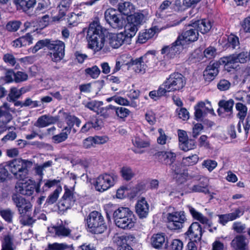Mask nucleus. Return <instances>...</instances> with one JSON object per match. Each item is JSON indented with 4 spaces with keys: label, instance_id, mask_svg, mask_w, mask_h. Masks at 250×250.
<instances>
[{
    "label": "nucleus",
    "instance_id": "obj_14",
    "mask_svg": "<svg viewBox=\"0 0 250 250\" xmlns=\"http://www.w3.org/2000/svg\"><path fill=\"white\" fill-rule=\"evenodd\" d=\"M202 229L201 225L198 222L192 223L185 234L189 240L200 241L202 236Z\"/></svg>",
    "mask_w": 250,
    "mask_h": 250
},
{
    "label": "nucleus",
    "instance_id": "obj_35",
    "mask_svg": "<svg viewBox=\"0 0 250 250\" xmlns=\"http://www.w3.org/2000/svg\"><path fill=\"white\" fill-rule=\"evenodd\" d=\"M165 242V236L162 234H154L151 238L152 246L155 249H161Z\"/></svg>",
    "mask_w": 250,
    "mask_h": 250
},
{
    "label": "nucleus",
    "instance_id": "obj_42",
    "mask_svg": "<svg viewBox=\"0 0 250 250\" xmlns=\"http://www.w3.org/2000/svg\"><path fill=\"white\" fill-rule=\"evenodd\" d=\"M71 4V0H62L58 5V9L60 15L63 17L68 10Z\"/></svg>",
    "mask_w": 250,
    "mask_h": 250
},
{
    "label": "nucleus",
    "instance_id": "obj_56",
    "mask_svg": "<svg viewBox=\"0 0 250 250\" xmlns=\"http://www.w3.org/2000/svg\"><path fill=\"white\" fill-rule=\"evenodd\" d=\"M64 119L67 125V126H65V127L69 128H70V132H71V128L75 124V121L76 120V116L70 115L69 114H67L64 113Z\"/></svg>",
    "mask_w": 250,
    "mask_h": 250
},
{
    "label": "nucleus",
    "instance_id": "obj_11",
    "mask_svg": "<svg viewBox=\"0 0 250 250\" xmlns=\"http://www.w3.org/2000/svg\"><path fill=\"white\" fill-rule=\"evenodd\" d=\"M105 21L113 28L122 29L124 26V21L120 14L113 8H109L104 12Z\"/></svg>",
    "mask_w": 250,
    "mask_h": 250
},
{
    "label": "nucleus",
    "instance_id": "obj_45",
    "mask_svg": "<svg viewBox=\"0 0 250 250\" xmlns=\"http://www.w3.org/2000/svg\"><path fill=\"white\" fill-rule=\"evenodd\" d=\"M85 73L93 79H97L100 74L101 71L99 68L94 65L85 69Z\"/></svg>",
    "mask_w": 250,
    "mask_h": 250
},
{
    "label": "nucleus",
    "instance_id": "obj_61",
    "mask_svg": "<svg viewBox=\"0 0 250 250\" xmlns=\"http://www.w3.org/2000/svg\"><path fill=\"white\" fill-rule=\"evenodd\" d=\"M49 250H65L69 248L68 246L63 243H55L49 245Z\"/></svg>",
    "mask_w": 250,
    "mask_h": 250
},
{
    "label": "nucleus",
    "instance_id": "obj_28",
    "mask_svg": "<svg viewBox=\"0 0 250 250\" xmlns=\"http://www.w3.org/2000/svg\"><path fill=\"white\" fill-rule=\"evenodd\" d=\"M238 62L236 61V58L234 54L229 56L223 57L221 59L220 61V63L224 64L225 67V69L228 71H230L229 68H236L237 67V63Z\"/></svg>",
    "mask_w": 250,
    "mask_h": 250
},
{
    "label": "nucleus",
    "instance_id": "obj_26",
    "mask_svg": "<svg viewBox=\"0 0 250 250\" xmlns=\"http://www.w3.org/2000/svg\"><path fill=\"white\" fill-rule=\"evenodd\" d=\"M212 25L210 21L207 20L197 21L192 23V27L196 28L198 31L202 34L208 33L211 29Z\"/></svg>",
    "mask_w": 250,
    "mask_h": 250
},
{
    "label": "nucleus",
    "instance_id": "obj_23",
    "mask_svg": "<svg viewBox=\"0 0 250 250\" xmlns=\"http://www.w3.org/2000/svg\"><path fill=\"white\" fill-rule=\"evenodd\" d=\"M248 243L245 236L242 235H237L231 241L230 245L234 250H246Z\"/></svg>",
    "mask_w": 250,
    "mask_h": 250
},
{
    "label": "nucleus",
    "instance_id": "obj_20",
    "mask_svg": "<svg viewBox=\"0 0 250 250\" xmlns=\"http://www.w3.org/2000/svg\"><path fill=\"white\" fill-rule=\"evenodd\" d=\"M59 120L58 116H52L49 115H44L40 117L35 124L38 127H44L50 125L54 124Z\"/></svg>",
    "mask_w": 250,
    "mask_h": 250
},
{
    "label": "nucleus",
    "instance_id": "obj_10",
    "mask_svg": "<svg viewBox=\"0 0 250 250\" xmlns=\"http://www.w3.org/2000/svg\"><path fill=\"white\" fill-rule=\"evenodd\" d=\"M116 180L117 176L114 174L104 173L96 179L94 185L97 191L104 192L112 187Z\"/></svg>",
    "mask_w": 250,
    "mask_h": 250
},
{
    "label": "nucleus",
    "instance_id": "obj_47",
    "mask_svg": "<svg viewBox=\"0 0 250 250\" xmlns=\"http://www.w3.org/2000/svg\"><path fill=\"white\" fill-rule=\"evenodd\" d=\"M204 105L203 102H199L194 107L195 109V117L197 120H200L202 119L204 115H205L204 111H203V106Z\"/></svg>",
    "mask_w": 250,
    "mask_h": 250
},
{
    "label": "nucleus",
    "instance_id": "obj_51",
    "mask_svg": "<svg viewBox=\"0 0 250 250\" xmlns=\"http://www.w3.org/2000/svg\"><path fill=\"white\" fill-rule=\"evenodd\" d=\"M117 59L123 65H127L129 67L131 66V62L133 59L131 58L129 55L127 54H123Z\"/></svg>",
    "mask_w": 250,
    "mask_h": 250
},
{
    "label": "nucleus",
    "instance_id": "obj_48",
    "mask_svg": "<svg viewBox=\"0 0 250 250\" xmlns=\"http://www.w3.org/2000/svg\"><path fill=\"white\" fill-rule=\"evenodd\" d=\"M179 146L181 149L187 151L195 147V142L194 140L188 139L184 144H180Z\"/></svg>",
    "mask_w": 250,
    "mask_h": 250
},
{
    "label": "nucleus",
    "instance_id": "obj_7",
    "mask_svg": "<svg viewBox=\"0 0 250 250\" xmlns=\"http://www.w3.org/2000/svg\"><path fill=\"white\" fill-rule=\"evenodd\" d=\"M86 225L89 231L94 234L103 233L107 229L104 216L97 211H93L89 214L86 218Z\"/></svg>",
    "mask_w": 250,
    "mask_h": 250
},
{
    "label": "nucleus",
    "instance_id": "obj_36",
    "mask_svg": "<svg viewBox=\"0 0 250 250\" xmlns=\"http://www.w3.org/2000/svg\"><path fill=\"white\" fill-rule=\"evenodd\" d=\"M187 208L190 214L194 219L199 221L203 224H208V219L201 213L197 211L194 208L191 206H188Z\"/></svg>",
    "mask_w": 250,
    "mask_h": 250
},
{
    "label": "nucleus",
    "instance_id": "obj_55",
    "mask_svg": "<svg viewBox=\"0 0 250 250\" xmlns=\"http://www.w3.org/2000/svg\"><path fill=\"white\" fill-rule=\"evenodd\" d=\"M130 111L127 108L123 107H118L116 109V115L121 119H125L130 114Z\"/></svg>",
    "mask_w": 250,
    "mask_h": 250
},
{
    "label": "nucleus",
    "instance_id": "obj_31",
    "mask_svg": "<svg viewBox=\"0 0 250 250\" xmlns=\"http://www.w3.org/2000/svg\"><path fill=\"white\" fill-rule=\"evenodd\" d=\"M236 109L239 111L237 114V116L240 119V121L237 125V128L238 132H240L241 122H243L244 119L247 115V107L243 104L238 103L236 104Z\"/></svg>",
    "mask_w": 250,
    "mask_h": 250
},
{
    "label": "nucleus",
    "instance_id": "obj_44",
    "mask_svg": "<svg viewBox=\"0 0 250 250\" xmlns=\"http://www.w3.org/2000/svg\"><path fill=\"white\" fill-rule=\"evenodd\" d=\"M50 5L49 0H41V2L38 3V6L36 8L34 15H37L40 13H43Z\"/></svg>",
    "mask_w": 250,
    "mask_h": 250
},
{
    "label": "nucleus",
    "instance_id": "obj_64",
    "mask_svg": "<svg viewBox=\"0 0 250 250\" xmlns=\"http://www.w3.org/2000/svg\"><path fill=\"white\" fill-rule=\"evenodd\" d=\"M183 248V242L179 239H174L172 241L170 247V250H182Z\"/></svg>",
    "mask_w": 250,
    "mask_h": 250
},
{
    "label": "nucleus",
    "instance_id": "obj_21",
    "mask_svg": "<svg viewBox=\"0 0 250 250\" xmlns=\"http://www.w3.org/2000/svg\"><path fill=\"white\" fill-rule=\"evenodd\" d=\"M208 180L207 178H203L200 179V182L189 187L190 192H201L205 194L209 193L208 189Z\"/></svg>",
    "mask_w": 250,
    "mask_h": 250
},
{
    "label": "nucleus",
    "instance_id": "obj_15",
    "mask_svg": "<svg viewBox=\"0 0 250 250\" xmlns=\"http://www.w3.org/2000/svg\"><path fill=\"white\" fill-rule=\"evenodd\" d=\"M244 213V209L241 208H237L230 213L218 215L219 222L225 225L228 222L232 221L242 216Z\"/></svg>",
    "mask_w": 250,
    "mask_h": 250
},
{
    "label": "nucleus",
    "instance_id": "obj_40",
    "mask_svg": "<svg viewBox=\"0 0 250 250\" xmlns=\"http://www.w3.org/2000/svg\"><path fill=\"white\" fill-rule=\"evenodd\" d=\"M138 26L135 25L132 22L129 21L125 26V37L132 38L134 36L138 30Z\"/></svg>",
    "mask_w": 250,
    "mask_h": 250
},
{
    "label": "nucleus",
    "instance_id": "obj_29",
    "mask_svg": "<svg viewBox=\"0 0 250 250\" xmlns=\"http://www.w3.org/2000/svg\"><path fill=\"white\" fill-rule=\"evenodd\" d=\"M132 142L133 146L136 148V149L134 150L135 153H142L144 152V151H139L138 149L147 148L149 147L150 145L149 141L144 140L137 136L134 137L132 139Z\"/></svg>",
    "mask_w": 250,
    "mask_h": 250
},
{
    "label": "nucleus",
    "instance_id": "obj_49",
    "mask_svg": "<svg viewBox=\"0 0 250 250\" xmlns=\"http://www.w3.org/2000/svg\"><path fill=\"white\" fill-rule=\"evenodd\" d=\"M21 25V22L18 21H13L8 22L6 25V29L10 32L17 31Z\"/></svg>",
    "mask_w": 250,
    "mask_h": 250
},
{
    "label": "nucleus",
    "instance_id": "obj_53",
    "mask_svg": "<svg viewBox=\"0 0 250 250\" xmlns=\"http://www.w3.org/2000/svg\"><path fill=\"white\" fill-rule=\"evenodd\" d=\"M3 60L5 63L11 66H14L17 62L15 57L11 53L5 54L3 56Z\"/></svg>",
    "mask_w": 250,
    "mask_h": 250
},
{
    "label": "nucleus",
    "instance_id": "obj_6",
    "mask_svg": "<svg viewBox=\"0 0 250 250\" xmlns=\"http://www.w3.org/2000/svg\"><path fill=\"white\" fill-rule=\"evenodd\" d=\"M154 51H148L144 56L132 60L131 66L135 72L138 73L144 74L147 67L153 68L156 64L157 58Z\"/></svg>",
    "mask_w": 250,
    "mask_h": 250
},
{
    "label": "nucleus",
    "instance_id": "obj_3",
    "mask_svg": "<svg viewBox=\"0 0 250 250\" xmlns=\"http://www.w3.org/2000/svg\"><path fill=\"white\" fill-rule=\"evenodd\" d=\"M113 218L117 227L124 229H130L136 223L133 212L128 208L120 207L113 212Z\"/></svg>",
    "mask_w": 250,
    "mask_h": 250
},
{
    "label": "nucleus",
    "instance_id": "obj_4",
    "mask_svg": "<svg viewBox=\"0 0 250 250\" xmlns=\"http://www.w3.org/2000/svg\"><path fill=\"white\" fill-rule=\"evenodd\" d=\"M6 166L16 179L23 180L28 175L33 162L28 160L16 158L8 161Z\"/></svg>",
    "mask_w": 250,
    "mask_h": 250
},
{
    "label": "nucleus",
    "instance_id": "obj_16",
    "mask_svg": "<svg viewBox=\"0 0 250 250\" xmlns=\"http://www.w3.org/2000/svg\"><path fill=\"white\" fill-rule=\"evenodd\" d=\"M183 49V43L177 40L172 43L171 46H166L161 49V54H165L167 58H173L179 54Z\"/></svg>",
    "mask_w": 250,
    "mask_h": 250
},
{
    "label": "nucleus",
    "instance_id": "obj_46",
    "mask_svg": "<svg viewBox=\"0 0 250 250\" xmlns=\"http://www.w3.org/2000/svg\"><path fill=\"white\" fill-rule=\"evenodd\" d=\"M121 172L124 179L126 181L131 180L135 175L134 172L129 167H123L121 170Z\"/></svg>",
    "mask_w": 250,
    "mask_h": 250
},
{
    "label": "nucleus",
    "instance_id": "obj_32",
    "mask_svg": "<svg viewBox=\"0 0 250 250\" xmlns=\"http://www.w3.org/2000/svg\"><path fill=\"white\" fill-rule=\"evenodd\" d=\"M125 36L123 33L111 36L109 38V43L113 48L120 47L124 43Z\"/></svg>",
    "mask_w": 250,
    "mask_h": 250
},
{
    "label": "nucleus",
    "instance_id": "obj_54",
    "mask_svg": "<svg viewBox=\"0 0 250 250\" xmlns=\"http://www.w3.org/2000/svg\"><path fill=\"white\" fill-rule=\"evenodd\" d=\"M234 55L238 63H245L250 60L249 53L247 52H242Z\"/></svg>",
    "mask_w": 250,
    "mask_h": 250
},
{
    "label": "nucleus",
    "instance_id": "obj_58",
    "mask_svg": "<svg viewBox=\"0 0 250 250\" xmlns=\"http://www.w3.org/2000/svg\"><path fill=\"white\" fill-rule=\"evenodd\" d=\"M12 239L9 235L5 236L2 242V250H13L12 248Z\"/></svg>",
    "mask_w": 250,
    "mask_h": 250
},
{
    "label": "nucleus",
    "instance_id": "obj_63",
    "mask_svg": "<svg viewBox=\"0 0 250 250\" xmlns=\"http://www.w3.org/2000/svg\"><path fill=\"white\" fill-rule=\"evenodd\" d=\"M28 79V75L26 73L21 71H18L15 73V81L17 83L21 82L26 81Z\"/></svg>",
    "mask_w": 250,
    "mask_h": 250
},
{
    "label": "nucleus",
    "instance_id": "obj_60",
    "mask_svg": "<svg viewBox=\"0 0 250 250\" xmlns=\"http://www.w3.org/2000/svg\"><path fill=\"white\" fill-rule=\"evenodd\" d=\"M230 83L228 80L223 79L219 81L217 84L218 88L221 91L228 90L230 86Z\"/></svg>",
    "mask_w": 250,
    "mask_h": 250
},
{
    "label": "nucleus",
    "instance_id": "obj_9",
    "mask_svg": "<svg viewBox=\"0 0 250 250\" xmlns=\"http://www.w3.org/2000/svg\"><path fill=\"white\" fill-rule=\"evenodd\" d=\"M186 79L184 76L178 72L170 74L165 81V85L169 91H175L182 89L186 84Z\"/></svg>",
    "mask_w": 250,
    "mask_h": 250
},
{
    "label": "nucleus",
    "instance_id": "obj_39",
    "mask_svg": "<svg viewBox=\"0 0 250 250\" xmlns=\"http://www.w3.org/2000/svg\"><path fill=\"white\" fill-rule=\"evenodd\" d=\"M155 34V30L153 28L146 29L139 34L138 41L141 43H145L147 40L153 37Z\"/></svg>",
    "mask_w": 250,
    "mask_h": 250
},
{
    "label": "nucleus",
    "instance_id": "obj_37",
    "mask_svg": "<svg viewBox=\"0 0 250 250\" xmlns=\"http://www.w3.org/2000/svg\"><path fill=\"white\" fill-rule=\"evenodd\" d=\"M70 132V128L64 127L60 133L54 135L52 140L55 144H59L65 141L67 138Z\"/></svg>",
    "mask_w": 250,
    "mask_h": 250
},
{
    "label": "nucleus",
    "instance_id": "obj_12",
    "mask_svg": "<svg viewBox=\"0 0 250 250\" xmlns=\"http://www.w3.org/2000/svg\"><path fill=\"white\" fill-rule=\"evenodd\" d=\"M196 28L192 27V23L188 25L187 30L179 36L177 39V42H182L183 46L187 42H193L197 40L198 33Z\"/></svg>",
    "mask_w": 250,
    "mask_h": 250
},
{
    "label": "nucleus",
    "instance_id": "obj_38",
    "mask_svg": "<svg viewBox=\"0 0 250 250\" xmlns=\"http://www.w3.org/2000/svg\"><path fill=\"white\" fill-rule=\"evenodd\" d=\"M25 92V91L23 87L20 89L16 87H12L10 89L7 97L8 100L9 102L15 101V100L19 99L21 96Z\"/></svg>",
    "mask_w": 250,
    "mask_h": 250
},
{
    "label": "nucleus",
    "instance_id": "obj_57",
    "mask_svg": "<svg viewBox=\"0 0 250 250\" xmlns=\"http://www.w3.org/2000/svg\"><path fill=\"white\" fill-rule=\"evenodd\" d=\"M158 132L159 133L160 135L157 138L158 143L162 145L166 144L168 139V136L166 135L164 130L162 128H159L158 129Z\"/></svg>",
    "mask_w": 250,
    "mask_h": 250
},
{
    "label": "nucleus",
    "instance_id": "obj_52",
    "mask_svg": "<svg viewBox=\"0 0 250 250\" xmlns=\"http://www.w3.org/2000/svg\"><path fill=\"white\" fill-rule=\"evenodd\" d=\"M0 214L2 218L7 222H11L12 221L13 212L10 209H6L0 210Z\"/></svg>",
    "mask_w": 250,
    "mask_h": 250
},
{
    "label": "nucleus",
    "instance_id": "obj_1",
    "mask_svg": "<svg viewBox=\"0 0 250 250\" xmlns=\"http://www.w3.org/2000/svg\"><path fill=\"white\" fill-rule=\"evenodd\" d=\"M49 50V56L54 62H60L64 56L65 44L59 40L53 41L44 39L39 41L36 44L29 49L33 53H35L44 47Z\"/></svg>",
    "mask_w": 250,
    "mask_h": 250
},
{
    "label": "nucleus",
    "instance_id": "obj_33",
    "mask_svg": "<svg viewBox=\"0 0 250 250\" xmlns=\"http://www.w3.org/2000/svg\"><path fill=\"white\" fill-rule=\"evenodd\" d=\"M118 5L119 12L128 17L135 12L134 6L129 2H120Z\"/></svg>",
    "mask_w": 250,
    "mask_h": 250
},
{
    "label": "nucleus",
    "instance_id": "obj_5",
    "mask_svg": "<svg viewBox=\"0 0 250 250\" xmlns=\"http://www.w3.org/2000/svg\"><path fill=\"white\" fill-rule=\"evenodd\" d=\"M12 199L21 215L20 219L21 223L24 225L32 224L34 220L31 217L32 207L31 204L22 197L16 194L12 196Z\"/></svg>",
    "mask_w": 250,
    "mask_h": 250
},
{
    "label": "nucleus",
    "instance_id": "obj_50",
    "mask_svg": "<svg viewBox=\"0 0 250 250\" xmlns=\"http://www.w3.org/2000/svg\"><path fill=\"white\" fill-rule=\"evenodd\" d=\"M198 161V157L197 155L194 154L183 159V164L186 166H191L195 164Z\"/></svg>",
    "mask_w": 250,
    "mask_h": 250
},
{
    "label": "nucleus",
    "instance_id": "obj_22",
    "mask_svg": "<svg viewBox=\"0 0 250 250\" xmlns=\"http://www.w3.org/2000/svg\"><path fill=\"white\" fill-rule=\"evenodd\" d=\"M14 2L19 5L21 8L29 16L34 15L31 9L33 8L36 3V0H14Z\"/></svg>",
    "mask_w": 250,
    "mask_h": 250
},
{
    "label": "nucleus",
    "instance_id": "obj_2",
    "mask_svg": "<svg viewBox=\"0 0 250 250\" xmlns=\"http://www.w3.org/2000/svg\"><path fill=\"white\" fill-rule=\"evenodd\" d=\"M105 32V30L99 21H94L90 24L87 32L88 47L94 52L102 50L106 43Z\"/></svg>",
    "mask_w": 250,
    "mask_h": 250
},
{
    "label": "nucleus",
    "instance_id": "obj_18",
    "mask_svg": "<svg viewBox=\"0 0 250 250\" xmlns=\"http://www.w3.org/2000/svg\"><path fill=\"white\" fill-rule=\"evenodd\" d=\"M136 212L140 218H146L149 213V206L146 199L142 197L135 206Z\"/></svg>",
    "mask_w": 250,
    "mask_h": 250
},
{
    "label": "nucleus",
    "instance_id": "obj_25",
    "mask_svg": "<svg viewBox=\"0 0 250 250\" xmlns=\"http://www.w3.org/2000/svg\"><path fill=\"white\" fill-rule=\"evenodd\" d=\"M217 66V64L213 63L209 64L203 73V76L206 81L211 82L217 75L219 71Z\"/></svg>",
    "mask_w": 250,
    "mask_h": 250
},
{
    "label": "nucleus",
    "instance_id": "obj_17",
    "mask_svg": "<svg viewBox=\"0 0 250 250\" xmlns=\"http://www.w3.org/2000/svg\"><path fill=\"white\" fill-rule=\"evenodd\" d=\"M65 192L60 203L59 207L62 210L70 208L75 203L76 199L72 190L64 187Z\"/></svg>",
    "mask_w": 250,
    "mask_h": 250
},
{
    "label": "nucleus",
    "instance_id": "obj_62",
    "mask_svg": "<svg viewBox=\"0 0 250 250\" xmlns=\"http://www.w3.org/2000/svg\"><path fill=\"white\" fill-rule=\"evenodd\" d=\"M203 166L209 171H211L216 167L217 162L214 160H207L203 162Z\"/></svg>",
    "mask_w": 250,
    "mask_h": 250
},
{
    "label": "nucleus",
    "instance_id": "obj_27",
    "mask_svg": "<svg viewBox=\"0 0 250 250\" xmlns=\"http://www.w3.org/2000/svg\"><path fill=\"white\" fill-rule=\"evenodd\" d=\"M42 182V178H41L39 182L37 184L36 187V192H44L48 190V189L52 187L57 185L60 182V181L59 180L53 179V180H44V185L42 188H41V183Z\"/></svg>",
    "mask_w": 250,
    "mask_h": 250
},
{
    "label": "nucleus",
    "instance_id": "obj_19",
    "mask_svg": "<svg viewBox=\"0 0 250 250\" xmlns=\"http://www.w3.org/2000/svg\"><path fill=\"white\" fill-rule=\"evenodd\" d=\"M234 105V101L232 99H229L228 101L221 100L218 103V105L220 107L217 110L218 113L220 116L224 117L223 114L227 113V115L230 116L232 113V108Z\"/></svg>",
    "mask_w": 250,
    "mask_h": 250
},
{
    "label": "nucleus",
    "instance_id": "obj_8",
    "mask_svg": "<svg viewBox=\"0 0 250 250\" xmlns=\"http://www.w3.org/2000/svg\"><path fill=\"white\" fill-rule=\"evenodd\" d=\"M167 226L170 229L177 230L182 229L187 221L184 211H173L167 214Z\"/></svg>",
    "mask_w": 250,
    "mask_h": 250
},
{
    "label": "nucleus",
    "instance_id": "obj_34",
    "mask_svg": "<svg viewBox=\"0 0 250 250\" xmlns=\"http://www.w3.org/2000/svg\"><path fill=\"white\" fill-rule=\"evenodd\" d=\"M157 155L167 165H172L175 160L176 155L171 152H159Z\"/></svg>",
    "mask_w": 250,
    "mask_h": 250
},
{
    "label": "nucleus",
    "instance_id": "obj_13",
    "mask_svg": "<svg viewBox=\"0 0 250 250\" xmlns=\"http://www.w3.org/2000/svg\"><path fill=\"white\" fill-rule=\"evenodd\" d=\"M37 184L35 181L29 180L24 183H18L15 186L16 192L22 195L30 196L36 191Z\"/></svg>",
    "mask_w": 250,
    "mask_h": 250
},
{
    "label": "nucleus",
    "instance_id": "obj_30",
    "mask_svg": "<svg viewBox=\"0 0 250 250\" xmlns=\"http://www.w3.org/2000/svg\"><path fill=\"white\" fill-rule=\"evenodd\" d=\"M49 232L55 233L58 236H67L70 233L71 230L63 226H53L48 228Z\"/></svg>",
    "mask_w": 250,
    "mask_h": 250
},
{
    "label": "nucleus",
    "instance_id": "obj_24",
    "mask_svg": "<svg viewBox=\"0 0 250 250\" xmlns=\"http://www.w3.org/2000/svg\"><path fill=\"white\" fill-rule=\"evenodd\" d=\"M146 15L144 13V11H139L134 12L133 14L128 17L127 20L135 25L139 26L146 22Z\"/></svg>",
    "mask_w": 250,
    "mask_h": 250
},
{
    "label": "nucleus",
    "instance_id": "obj_59",
    "mask_svg": "<svg viewBox=\"0 0 250 250\" xmlns=\"http://www.w3.org/2000/svg\"><path fill=\"white\" fill-rule=\"evenodd\" d=\"M232 228L237 233H241L244 232L246 226L245 224H242L241 222H235L233 223Z\"/></svg>",
    "mask_w": 250,
    "mask_h": 250
},
{
    "label": "nucleus",
    "instance_id": "obj_41",
    "mask_svg": "<svg viewBox=\"0 0 250 250\" xmlns=\"http://www.w3.org/2000/svg\"><path fill=\"white\" fill-rule=\"evenodd\" d=\"M62 191V188L61 186L57 187L56 189L48 196L46 200V204L47 205H52L55 203L58 200L59 195Z\"/></svg>",
    "mask_w": 250,
    "mask_h": 250
},
{
    "label": "nucleus",
    "instance_id": "obj_43",
    "mask_svg": "<svg viewBox=\"0 0 250 250\" xmlns=\"http://www.w3.org/2000/svg\"><path fill=\"white\" fill-rule=\"evenodd\" d=\"M83 105L85 107L88 108L90 110L98 112L100 110V108L103 104L102 102L91 101L87 102H84Z\"/></svg>",
    "mask_w": 250,
    "mask_h": 250
}]
</instances>
